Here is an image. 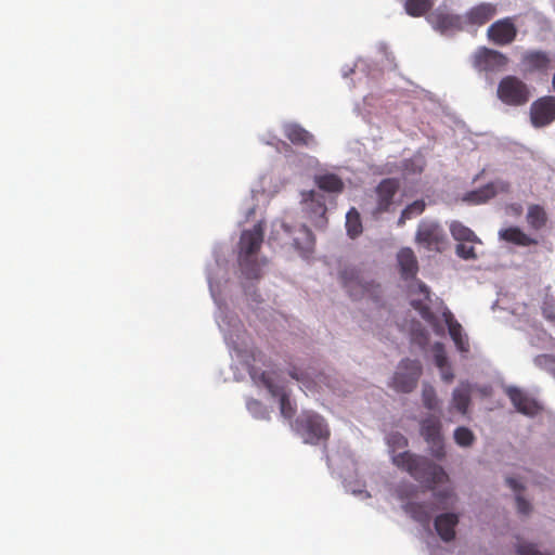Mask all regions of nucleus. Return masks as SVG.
<instances>
[{
  "label": "nucleus",
  "instance_id": "nucleus-1",
  "mask_svg": "<svg viewBox=\"0 0 555 555\" xmlns=\"http://www.w3.org/2000/svg\"><path fill=\"white\" fill-rule=\"evenodd\" d=\"M392 462L428 489L434 490L437 486L449 481V476L442 467L424 456L414 453H396Z\"/></svg>",
  "mask_w": 555,
  "mask_h": 555
},
{
  "label": "nucleus",
  "instance_id": "nucleus-2",
  "mask_svg": "<svg viewBox=\"0 0 555 555\" xmlns=\"http://www.w3.org/2000/svg\"><path fill=\"white\" fill-rule=\"evenodd\" d=\"M263 242V229L260 223L250 230H244L238 243V264L247 279H259L266 260H258L257 255Z\"/></svg>",
  "mask_w": 555,
  "mask_h": 555
},
{
  "label": "nucleus",
  "instance_id": "nucleus-3",
  "mask_svg": "<svg viewBox=\"0 0 555 555\" xmlns=\"http://www.w3.org/2000/svg\"><path fill=\"white\" fill-rule=\"evenodd\" d=\"M340 280L352 299L371 298L374 301L378 300L380 286L372 281H366L358 269L345 268L340 272Z\"/></svg>",
  "mask_w": 555,
  "mask_h": 555
},
{
  "label": "nucleus",
  "instance_id": "nucleus-4",
  "mask_svg": "<svg viewBox=\"0 0 555 555\" xmlns=\"http://www.w3.org/2000/svg\"><path fill=\"white\" fill-rule=\"evenodd\" d=\"M496 96L503 104L518 107L529 102L531 90L519 77L507 75L500 80Z\"/></svg>",
  "mask_w": 555,
  "mask_h": 555
},
{
  "label": "nucleus",
  "instance_id": "nucleus-5",
  "mask_svg": "<svg viewBox=\"0 0 555 555\" xmlns=\"http://www.w3.org/2000/svg\"><path fill=\"white\" fill-rule=\"evenodd\" d=\"M296 430L305 442L318 444L330 438L325 420L315 413H305L296 421Z\"/></svg>",
  "mask_w": 555,
  "mask_h": 555
},
{
  "label": "nucleus",
  "instance_id": "nucleus-6",
  "mask_svg": "<svg viewBox=\"0 0 555 555\" xmlns=\"http://www.w3.org/2000/svg\"><path fill=\"white\" fill-rule=\"evenodd\" d=\"M422 373L418 360L403 359L393 374L391 387L398 392L409 393L416 388Z\"/></svg>",
  "mask_w": 555,
  "mask_h": 555
},
{
  "label": "nucleus",
  "instance_id": "nucleus-7",
  "mask_svg": "<svg viewBox=\"0 0 555 555\" xmlns=\"http://www.w3.org/2000/svg\"><path fill=\"white\" fill-rule=\"evenodd\" d=\"M249 374L255 383L264 386L273 397H280L281 414L285 418L291 420L296 413V408L292 404L289 397L284 391L283 387L276 385L273 382L271 374L268 372L258 371L255 367H253L249 371Z\"/></svg>",
  "mask_w": 555,
  "mask_h": 555
},
{
  "label": "nucleus",
  "instance_id": "nucleus-8",
  "mask_svg": "<svg viewBox=\"0 0 555 555\" xmlns=\"http://www.w3.org/2000/svg\"><path fill=\"white\" fill-rule=\"evenodd\" d=\"M472 63L479 72L496 73L505 68L508 59L500 51L479 47L472 56Z\"/></svg>",
  "mask_w": 555,
  "mask_h": 555
},
{
  "label": "nucleus",
  "instance_id": "nucleus-9",
  "mask_svg": "<svg viewBox=\"0 0 555 555\" xmlns=\"http://www.w3.org/2000/svg\"><path fill=\"white\" fill-rule=\"evenodd\" d=\"M431 27L442 35L453 34L464 29L462 15L438 8L427 16Z\"/></svg>",
  "mask_w": 555,
  "mask_h": 555
},
{
  "label": "nucleus",
  "instance_id": "nucleus-10",
  "mask_svg": "<svg viewBox=\"0 0 555 555\" xmlns=\"http://www.w3.org/2000/svg\"><path fill=\"white\" fill-rule=\"evenodd\" d=\"M517 27L512 17H504L492 23L487 29L488 39L496 46H507L517 36Z\"/></svg>",
  "mask_w": 555,
  "mask_h": 555
},
{
  "label": "nucleus",
  "instance_id": "nucleus-11",
  "mask_svg": "<svg viewBox=\"0 0 555 555\" xmlns=\"http://www.w3.org/2000/svg\"><path fill=\"white\" fill-rule=\"evenodd\" d=\"M530 118L534 127H544L555 120V96L547 95L531 104Z\"/></svg>",
  "mask_w": 555,
  "mask_h": 555
},
{
  "label": "nucleus",
  "instance_id": "nucleus-12",
  "mask_svg": "<svg viewBox=\"0 0 555 555\" xmlns=\"http://www.w3.org/2000/svg\"><path fill=\"white\" fill-rule=\"evenodd\" d=\"M498 7L490 2H480L462 15L465 27H480L490 22L496 14Z\"/></svg>",
  "mask_w": 555,
  "mask_h": 555
},
{
  "label": "nucleus",
  "instance_id": "nucleus-13",
  "mask_svg": "<svg viewBox=\"0 0 555 555\" xmlns=\"http://www.w3.org/2000/svg\"><path fill=\"white\" fill-rule=\"evenodd\" d=\"M505 393L509 398L516 411L526 416L533 417L542 410V406L534 398L530 397L517 387L506 388Z\"/></svg>",
  "mask_w": 555,
  "mask_h": 555
},
{
  "label": "nucleus",
  "instance_id": "nucleus-14",
  "mask_svg": "<svg viewBox=\"0 0 555 555\" xmlns=\"http://www.w3.org/2000/svg\"><path fill=\"white\" fill-rule=\"evenodd\" d=\"M399 181L395 178L383 179L375 189L376 207L374 214H383L389 210L393 203V197L399 190Z\"/></svg>",
  "mask_w": 555,
  "mask_h": 555
},
{
  "label": "nucleus",
  "instance_id": "nucleus-15",
  "mask_svg": "<svg viewBox=\"0 0 555 555\" xmlns=\"http://www.w3.org/2000/svg\"><path fill=\"white\" fill-rule=\"evenodd\" d=\"M511 184L503 180H498L494 182H490L478 190H474L468 192L464 199L478 205L488 202L493 198L498 193H507L509 192Z\"/></svg>",
  "mask_w": 555,
  "mask_h": 555
},
{
  "label": "nucleus",
  "instance_id": "nucleus-16",
  "mask_svg": "<svg viewBox=\"0 0 555 555\" xmlns=\"http://www.w3.org/2000/svg\"><path fill=\"white\" fill-rule=\"evenodd\" d=\"M421 435L429 444L431 451H441L443 437L441 423L437 417L429 416L421 422Z\"/></svg>",
  "mask_w": 555,
  "mask_h": 555
},
{
  "label": "nucleus",
  "instance_id": "nucleus-17",
  "mask_svg": "<svg viewBox=\"0 0 555 555\" xmlns=\"http://www.w3.org/2000/svg\"><path fill=\"white\" fill-rule=\"evenodd\" d=\"M443 234L441 228L434 222H422L418 225L416 241L427 249H438L442 243Z\"/></svg>",
  "mask_w": 555,
  "mask_h": 555
},
{
  "label": "nucleus",
  "instance_id": "nucleus-18",
  "mask_svg": "<svg viewBox=\"0 0 555 555\" xmlns=\"http://www.w3.org/2000/svg\"><path fill=\"white\" fill-rule=\"evenodd\" d=\"M459 525V515L454 513H443L434 520V527L439 538L446 542H452L455 537V528Z\"/></svg>",
  "mask_w": 555,
  "mask_h": 555
},
{
  "label": "nucleus",
  "instance_id": "nucleus-19",
  "mask_svg": "<svg viewBox=\"0 0 555 555\" xmlns=\"http://www.w3.org/2000/svg\"><path fill=\"white\" fill-rule=\"evenodd\" d=\"M550 65V57L543 51H527L522 54L521 66L525 73L543 72Z\"/></svg>",
  "mask_w": 555,
  "mask_h": 555
},
{
  "label": "nucleus",
  "instance_id": "nucleus-20",
  "mask_svg": "<svg viewBox=\"0 0 555 555\" xmlns=\"http://www.w3.org/2000/svg\"><path fill=\"white\" fill-rule=\"evenodd\" d=\"M443 320L456 348L461 352H467L469 350V344L466 335L463 334L462 325L454 319L453 314L449 310L443 312Z\"/></svg>",
  "mask_w": 555,
  "mask_h": 555
},
{
  "label": "nucleus",
  "instance_id": "nucleus-21",
  "mask_svg": "<svg viewBox=\"0 0 555 555\" xmlns=\"http://www.w3.org/2000/svg\"><path fill=\"white\" fill-rule=\"evenodd\" d=\"M398 263L404 280L414 279L418 271L417 259L411 248H402L398 253Z\"/></svg>",
  "mask_w": 555,
  "mask_h": 555
},
{
  "label": "nucleus",
  "instance_id": "nucleus-22",
  "mask_svg": "<svg viewBox=\"0 0 555 555\" xmlns=\"http://www.w3.org/2000/svg\"><path fill=\"white\" fill-rule=\"evenodd\" d=\"M499 237L507 243L522 247L538 244V240L529 236L518 227H509L500 230Z\"/></svg>",
  "mask_w": 555,
  "mask_h": 555
},
{
  "label": "nucleus",
  "instance_id": "nucleus-23",
  "mask_svg": "<svg viewBox=\"0 0 555 555\" xmlns=\"http://www.w3.org/2000/svg\"><path fill=\"white\" fill-rule=\"evenodd\" d=\"M284 134L295 145L309 146L314 142L313 135L297 124L285 125Z\"/></svg>",
  "mask_w": 555,
  "mask_h": 555
},
{
  "label": "nucleus",
  "instance_id": "nucleus-24",
  "mask_svg": "<svg viewBox=\"0 0 555 555\" xmlns=\"http://www.w3.org/2000/svg\"><path fill=\"white\" fill-rule=\"evenodd\" d=\"M314 182L324 192L340 193L344 190L343 180L335 173L318 175Z\"/></svg>",
  "mask_w": 555,
  "mask_h": 555
},
{
  "label": "nucleus",
  "instance_id": "nucleus-25",
  "mask_svg": "<svg viewBox=\"0 0 555 555\" xmlns=\"http://www.w3.org/2000/svg\"><path fill=\"white\" fill-rule=\"evenodd\" d=\"M470 403V387L468 384H461L453 390L452 405L461 413L466 414Z\"/></svg>",
  "mask_w": 555,
  "mask_h": 555
},
{
  "label": "nucleus",
  "instance_id": "nucleus-26",
  "mask_svg": "<svg viewBox=\"0 0 555 555\" xmlns=\"http://www.w3.org/2000/svg\"><path fill=\"white\" fill-rule=\"evenodd\" d=\"M406 514H409L415 521L423 526H428L430 522V514L423 503L409 502L403 506Z\"/></svg>",
  "mask_w": 555,
  "mask_h": 555
},
{
  "label": "nucleus",
  "instance_id": "nucleus-27",
  "mask_svg": "<svg viewBox=\"0 0 555 555\" xmlns=\"http://www.w3.org/2000/svg\"><path fill=\"white\" fill-rule=\"evenodd\" d=\"M417 289L418 292L424 296V299L420 300H412L411 305L415 310L420 312V314L425 319L429 320L431 317L430 308L428 307L427 302L430 301V291L426 284L418 281L417 282Z\"/></svg>",
  "mask_w": 555,
  "mask_h": 555
},
{
  "label": "nucleus",
  "instance_id": "nucleus-28",
  "mask_svg": "<svg viewBox=\"0 0 555 555\" xmlns=\"http://www.w3.org/2000/svg\"><path fill=\"white\" fill-rule=\"evenodd\" d=\"M435 0H405L404 10L412 17H420L428 13Z\"/></svg>",
  "mask_w": 555,
  "mask_h": 555
},
{
  "label": "nucleus",
  "instance_id": "nucleus-29",
  "mask_svg": "<svg viewBox=\"0 0 555 555\" xmlns=\"http://www.w3.org/2000/svg\"><path fill=\"white\" fill-rule=\"evenodd\" d=\"M527 222L533 230H541L547 222V216L540 205H531L527 212Z\"/></svg>",
  "mask_w": 555,
  "mask_h": 555
},
{
  "label": "nucleus",
  "instance_id": "nucleus-30",
  "mask_svg": "<svg viewBox=\"0 0 555 555\" xmlns=\"http://www.w3.org/2000/svg\"><path fill=\"white\" fill-rule=\"evenodd\" d=\"M450 232L454 240L459 242H476L478 241L476 234L463 223L453 221L450 225Z\"/></svg>",
  "mask_w": 555,
  "mask_h": 555
},
{
  "label": "nucleus",
  "instance_id": "nucleus-31",
  "mask_svg": "<svg viewBox=\"0 0 555 555\" xmlns=\"http://www.w3.org/2000/svg\"><path fill=\"white\" fill-rule=\"evenodd\" d=\"M346 229L351 238H354L362 233L360 214L356 208H351L346 215Z\"/></svg>",
  "mask_w": 555,
  "mask_h": 555
},
{
  "label": "nucleus",
  "instance_id": "nucleus-32",
  "mask_svg": "<svg viewBox=\"0 0 555 555\" xmlns=\"http://www.w3.org/2000/svg\"><path fill=\"white\" fill-rule=\"evenodd\" d=\"M423 404L428 410H437L439 406V400L436 396V390L431 385L424 384L422 389Z\"/></svg>",
  "mask_w": 555,
  "mask_h": 555
},
{
  "label": "nucleus",
  "instance_id": "nucleus-33",
  "mask_svg": "<svg viewBox=\"0 0 555 555\" xmlns=\"http://www.w3.org/2000/svg\"><path fill=\"white\" fill-rule=\"evenodd\" d=\"M454 440L462 448H468L474 441V434L467 427H459L454 431Z\"/></svg>",
  "mask_w": 555,
  "mask_h": 555
},
{
  "label": "nucleus",
  "instance_id": "nucleus-34",
  "mask_svg": "<svg viewBox=\"0 0 555 555\" xmlns=\"http://www.w3.org/2000/svg\"><path fill=\"white\" fill-rule=\"evenodd\" d=\"M425 167L423 157H413L403 162V171L408 175H420Z\"/></svg>",
  "mask_w": 555,
  "mask_h": 555
},
{
  "label": "nucleus",
  "instance_id": "nucleus-35",
  "mask_svg": "<svg viewBox=\"0 0 555 555\" xmlns=\"http://www.w3.org/2000/svg\"><path fill=\"white\" fill-rule=\"evenodd\" d=\"M516 553L517 555H551L538 550L535 544L525 541H519L517 543Z\"/></svg>",
  "mask_w": 555,
  "mask_h": 555
},
{
  "label": "nucleus",
  "instance_id": "nucleus-36",
  "mask_svg": "<svg viewBox=\"0 0 555 555\" xmlns=\"http://www.w3.org/2000/svg\"><path fill=\"white\" fill-rule=\"evenodd\" d=\"M322 196L319 195L315 191H310L307 194H305L304 202L306 205H312L313 203H317V208L314 211L317 214L324 215L326 211V206L322 201L319 199Z\"/></svg>",
  "mask_w": 555,
  "mask_h": 555
},
{
  "label": "nucleus",
  "instance_id": "nucleus-37",
  "mask_svg": "<svg viewBox=\"0 0 555 555\" xmlns=\"http://www.w3.org/2000/svg\"><path fill=\"white\" fill-rule=\"evenodd\" d=\"M433 351L436 365L440 370H443L448 365V358L443 345L441 343H436L433 347Z\"/></svg>",
  "mask_w": 555,
  "mask_h": 555
},
{
  "label": "nucleus",
  "instance_id": "nucleus-38",
  "mask_svg": "<svg viewBox=\"0 0 555 555\" xmlns=\"http://www.w3.org/2000/svg\"><path fill=\"white\" fill-rule=\"evenodd\" d=\"M387 443L393 450L408 447V439L400 433H390L387 436Z\"/></svg>",
  "mask_w": 555,
  "mask_h": 555
},
{
  "label": "nucleus",
  "instance_id": "nucleus-39",
  "mask_svg": "<svg viewBox=\"0 0 555 555\" xmlns=\"http://www.w3.org/2000/svg\"><path fill=\"white\" fill-rule=\"evenodd\" d=\"M435 498L439 503L447 507L448 505H452L455 501L454 492L451 488H444L440 491L435 492Z\"/></svg>",
  "mask_w": 555,
  "mask_h": 555
},
{
  "label": "nucleus",
  "instance_id": "nucleus-40",
  "mask_svg": "<svg viewBox=\"0 0 555 555\" xmlns=\"http://www.w3.org/2000/svg\"><path fill=\"white\" fill-rule=\"evenodd\" d=\"M456 255L465 260L476 259L474 246L467 245L465 243H460L456 245Z\"/></svg>",
  "mask_w": 555,
  "mask_h": 555
},
{
  "label": "nucleus",
  "instance_id": "nucleus-41",
  "mask_svg": "<svg viewBox=\"0 0 555 555\" xmlns=\"http://www.w3.org/2000/svg\"><path fill=\"white\" fill-rule=\"evenodd\" d=\"M425 206L424 201H415L404 208V216L409 214L411 218H413L414 216L421 215L424 211Z\"/></svg>",
  "mask_w": 555,
  "mask_h": 555
},
{
  "label": "nucleus",
  "instance_id": "nucleus-42",
  "mask_svg": "<svg viewBox=\"0 0 555 555\" xmlns=\"http://www.w3.org/2000/svg\"><path fill=\"white\" fill-rule=\"evenodd\" d=\"M516 505H517V511L524 515L529 514V512L531 509L530 503L528 501H526L519 493H517V495H516Z\"/></svg>",
  "mask_w": 555,
  "mask_h": 555
},
{
  "label": "nucleus",
  "instance_id": "nucleus-43",
  "mask_svg": "<svg viewBox=\"0 0 555 555\" xmlns=\"http://www.w3.org/2000/svg\"><path fill=\"white\" fill-rule=\"evenodd\" d=\"M534 363L541 367L548 366L555 363V357L551 354H540L535 357Z\"/></svg>",
  "mask_w": 555,
  "mask_h": 555
},
{
  "label": "nucleus",
  "instance_id": "nucleus-44",
  "mask_svg": "<svg viewBox=\"0 0 555 555\" xmlns=\"http://www.w3.org/2000/svg\"><path fill=\"white\" fill-rule=\"evenodd\" d=\"M506 483L515 492H520L522 490V486L515 478H512V477L506 478Z\"/></svg>",
  "mask_w": 555,
  "mask_h": 555
},
{
  "label": "nucleus",
  "instance_id": "nucleus-45",
  "mask_svg": "<svg viewBox=\"0 0 555 555\" xmlns=\"http://www.w3.org/2000/svg\"><path fill=\"white\" fill-rule=\"evenodd\" d=\"M302 233L305 235V238H306V244H307V248L311 247L313 245V234L312 232L307 228V227H302Z\"/></svg>",
  "mask_w": 555,
  "mask_h": 555
},
{
  "label": "nucleus",
  "instance_id": "nucleus-46",
  "mask_svg": "<svg viewBox=\"0 0 555 555\" xmlns=\"http://www.w3.org/2000/svg\"><path fill=\"white\" fill-rule=\"evenodd\" d=\"M441 377L447 383H450L453 380L454 375H453L450 366L447 365L443 370H441Z\"/></svg>",
  "mask_w": 555,
  "mask_h": 555
},
{
  "label": "nucleus",
  "instance_id": "nucleus-47",
  "mask_svg": "<svg viewBox=\"0 0 555 555\" xmlns=\"http://www.w3.org/2000/svg\"><path fill=\"white\" fill-rule=\"evenodd\" d=\"M261 406H262L261 402L258 400H255V399H251L247 402V408L249 411H256L257 409H260Z\"/></svg>",
  "mask_w": 555,
  "mask_h": 555
},
{
  "label": "nucleus",
  "instance_id": "nucleus-48",
  "mask_svg": "<svg viewBox=\"0 0 555 555\" xmlns=\"http://www.w3.org/2000/svg\"><path fill=\"white\" fill-rule=\"evenodd\" d=\"M289 375L292 378L296 380H302L304 379V373H299L297 370L289 371Z\"/></svg>",
  "mask_w": 555,
  "mask_h": 555
},
{
  "label": "nucleus",
  "instance_id": "nucleus-49",
  "mask_svg": "<svg viewBox=\"0 0 555 555\" xmlns=\"http://www.w3.org/2000/svg\"><path fill=\"white\" fill-rule=\"evenodd\" d=\"M408 219H411V216L408 214V215H405V217H404V209H403V210H402V212H401V216H400V218H399V220H398V224H399V225L404 224L405 220H408Z\"/></svg>",
  "mask_w": 555,
  "mask_h": 555
},
{
  "label": "nucleus",
  "instance_id": "nucleus-50",
  "mask_svg": "<svg viewBox=\"0 0 555 555\" xmlns=\"http://www.w3.org/2000/svg\"><path fill=\"white\" fill-rule=\"evenodd\" d=\"M436 454H437V459H438V460H441V457H442L446 453L439 452V453H436Z\"/></svg>",
  "mask_w": 555,
  "mask_h": 555
},
{
  "label": "nucleus",
  "instance_id": "nucleus-51",
  "mask_svg": "<svg viewBox=\"0 0 555 555\" xmlns=\"http://www.w3.org/2000/svg\"><path fill=\"white\" fill-rule=\"evenodd\" d=\"M546 318L550 319V320H555V313L554 314H547Z\"/></svg>",
  "mask_w": 555,
  "mask_h": 555
},
{
  "label": "nucleus",
  "instance_id": "nucleus-52",
  "mask_svg": "<svg viewBox=\"0 0 555 555\" xmlns=\"http://www.w3.org/2000/svg\"><path fill=\"white\" fill-rule=\"evenodd\" d=\"M294 243H295V245H296L298 248H300V246H299V242H298V238H295V240H294Z\"/></svg>",
  "mask_w": 555,
  "mask_h": 555
},
{
  "label": "nucleus",
  "instance_id": "nucleus-53",
  "mask_svg": "<svg viewBox=\"0 0 555 555\" xmlns=\"http://www.w3.org/2000/svg\"><path fill=\"white\" fill-rule=\"evenodd\" d=\"M553 87H554V90H555V73H554V77H553Z\"/></svg>",
  "mask_w": 555,
  "mask_h": 555
}]
</instances>
